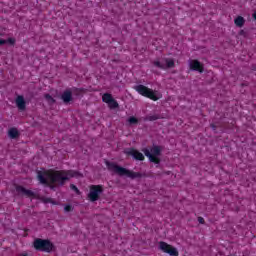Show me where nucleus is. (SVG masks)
I'll return each mask as SVG.
<instances>
[{
    "mask_svg": "<svg viewBox=\"0 0 256 256\" xmlns=\"http://www.w3.org/2000/svg\"><path fill=\"white\" fill-rule=\"evenodd\" d=\"M144 154L152 163H159V155H161V147L154 146L151 150L144 149Z\"/></svg>",
    "mask_w": 256,
    "mask_h": 256,
    "instance_id": "4",
    "label": "nucleus"
},
{
    "mask_svg": "<svg viewBox=\"0 0 256 256\" xmlns=\"http://www.w3.org/2000/svg\"><path fill=\"white\" fill-rule=\"evenodd\" d=\"M189 67L192 71H198V73H203V64L198 60H190Z\"/></svg>",
    "mask_w": 256,
    "mask_h": 256,
    "instance_id": "10",
    "label": "nucleus"
},
{
    "mask_svg": "<svg viewBox=\"0 0 256 256\" xmlns=\"http://www.w3.org/2000/svg\"><path fill=\"white\" fill-rule=\"evenodd\" d=\"M20 256H27V254H21Z\"/></svg>",
    "mask_w": 256,
    "mask_h": 256,
    "instance_id": "25",
    "label": "nucleus"
},
{
    "mask_svg": "<svg viewBox=\"0 0 256 256\" xmlns=\"http://www.w3.org/2000/svg\"><path fill=\"white\" fill-rule=\"evenodd\" d=\"M106 165L109 171H112V173H116L117 175L130 177V179H137V177H141V174L129 171L123 167H119L115 163L106 162Z\"/></svg>",
    "mask_w": 256,
    "mask_h": 256,
    "instance_id": "2",
    "label": "nucleus"
},
{
    "mask_svg": "<svg viewBox=\"0 0 256 256\" xmlns=\"http://www.w3.org/2000/svg\"><path fill=\"white\" fill-rule=\"evenodd\" d=\"M239 35H240L241 37H247V32H246L245 30H240V31H239Z\"/></svg>",
    "mask_w": 256,
    "mask_h": 256,
    "instance_id": "20",
    "label": "nucleus"
},
{
    "mask_svg": "<svg viewBox=\"0 0 256 256\" xmlns=\"http://www.w3.org/2000/svg\"><path fill=\"white\" fill-rule=\"evenodd\" d=\"M8 135L11 139H15V138L19 137V130H17L16 128H11L8 131Z\"/></svg>",
    "mask_w": 256,
    "mask_h": 256,
    "instance_id": "16",
    "label": "nucleus"
},
{
    "mask_svg": "<svg viewBox=\"0 0 256 256\" xmlns=\"http://www.w3.org/2000/svg\"><path fill=\"white\" fill-rule=\"evenodd\" d=\"M102 100L104 103L108 104V107L110 109H117V107H119V104L117 103V101L115 99H113V96H111V94L106 93L102 96Z\"/></svg>",
    "mask_w": 256,
    "mask_h": 256,
    "instance_id": "9",
    "label": "nucleus"
},
{
    "mask_svg": "<svg viewBox=\"0 0 256 256\" xmlns=\"http://www.w3.org/2000/svg\"><path fill=\"white\" fill-rule=\"evenodd\" d=\"M16 43L15 38L11 37L6 40L7 45H14Z\"/></svg>",
    "mask_w": 256,
    "mask_h": 256,
    "instance_id": "17",
    "label": "nucleus"
},
{
    "mask_svg": "<svg viewBox=\"0 0 256 256\" xmlns=\"http://www.w3.org/2000/svg\"><path fill=\"white\" fill-rule=\"evenodd\" d=\"M71 189H73L74 191H76V193L79 192V190L75 187V185H71Z\"/></svg>",
    "mask_w": 256,
    "mask_h": 256,
    "instance_id": "23",
    "label": "nucleus"
},
{
    "mask_svg": "<svg viewBox=\"0 0 256 256\" xmlns=\"http://www.w3.org/2000/svg\"><path fill=\"white\" fill-rule=\"evenodd\" d=\"M16 191L18 193H20L21 195H27L28 197H32L33 193L31 192V190H27L25 188H23L22 186H18L16 188Z\"/></svg>",
    "mask_w": 256,
    "mask_h": 256,
    "instance_id": "12",
    "label": "nucleus"
},
{
    "mask_svg": "<svg viewBox=\"0 0 256 256\" xmlns=\"http://www.w3.org/2000/svg\"><path fill=\"white\" fill-rule=\"evenodd\" d=\"M234 24L236 27H243L245 25V18L243 16H238L234 19Z\"/></svg>",
    "mask_w": 256,
    "mask_h": 256,
    "instance_id": "14",
    "label": "nucleus"
},
{
    "mask_svg": "<svg viewBox=\"0 0 256 256\" xmlns=\"http://www.w3.org/2000/svg\"><path fill=\"white\" fill-rule=\"evenodd\" d=\"M64 211H66V212L71 211V206L70 205L65 206Z\"/></svg>",
    "mask_w": 256,
    "mask_h": 256,
    "instance_id": "22",
    "label": "nucleus"
},
{
    "mask_svg": "<svg viewBox=\"0 0 256 256\" xmlns=\"http://www.w3.org/2000/svg\"><path fill=\"white\" fill-rule=\"evenodd\" d=\"M128 122H129L130 125H136V123L138 122V120H137V118H135V117H130V118L128 119Z\"/></svg>",
    "mask_w": 256,
    "mask_h": 256,
    "instance_id": "18",
    "label": "nucleus"
},
{
    "mask_svg": "<svg viewBox=\"0 0 256 256\" xmlns=\"http://www.w3.org/2000/svg\"><path fill=\"white\" fill-rule=\"evenodd\" d=\"M34 247L38 251H46V253H50V251H53V244L49 242V240L37 239L34 242Z\"/></svg>",
    "mask_w": 256,
    "mask_h": 256,
    "instance_id": "6",
    "label": "nucleus"
},
{
    "mask_svg": "<svg viewBox=\"0 0 256 256\" xmlns=\"http://www.w3.org/2000/svg\"><path fill=\"white\" fill-rule=\"evenodd\" d=\"M71 99H72L71 91L67 90L62 94V100L64 101V103H69Z\"/></svg>",
    "mask_w": 256,
    "mask_h": 256,
    "instance_id": "15",
    "label": "nucleus"
},
{
    "mask_svg": "<svg viewBox=\"0 0 256 256\" xmlns=\"http://www.w3.org/2000/svg\"><path fill=\"white\" fill-rule=\"evenodd\" d=\"M199 223H205V220L202 217L198 218Z\"/></svg>",
    "mask_w": 256,
    "mask_h": 256,
    "instance_id": "24",
    "label": "nucleus"
},
{
    "mask_svg": "<svg viewBox=\"0 0 256 256\" xmlns=\"http://www.w3.org/2000/svg\"><path fill=\"white\" fill-rule=\"evenodd\" d=\"M135 91L139 93V95H142L143 97H148V99H152V101H157L158 99H161V94L149 89L146 86L143 85H137L134 87Z\"/></svg>",
    "mask_w": 256,
    "mask_h": 256,
    "instance_id": "3",
    "label": "nucleus"
},
{
    "mask_svg": "<svg viewBox=\"0 0 256 256\" xmlns=\"http://www.w3.org/2000/svg\"><path fill=\"white\" fill-rule=\"evenodd\" d=\"M103 193V186L100 185H92L90 186V192L88 194V198L91 201H97L99 196Z\"/></svg>",
    "mask_w": 256,
    "mask_h": 256,
    "instance_id": "8",
    "label": "nucleus"
},
{
    "mask_svg": "<svg viewBox=\"0 0 256 256\" xmlns=\"http://www.w3.org/2000/svg\"><path fill=\"white\" fill-rule=\"evenodd\" d=\"M45 99L48 103H55V99H53V97H51L50 95H46Z\"/></svg>",
    "mask_w": 256,
    "mask_h": 256,
    "instance_id": "19",
    "label": "nucleus"
},
{
    "mask_svg": "<svg viewBox=\"0 0 256 256\" xmlns=\"http://www.w3.org/2000/svg\"><path fill=\"white\" fill-rule=\"evenodd\" d=\"M158 248L160 251H162V253H167L170 256H179V251L177 248L169 245L167 242H159Z\"/></svg>",
    "mask_w": 256,
    "mask_h": 256,
    "instance_id": "7",
    "label": "nucleus"
},
{
    "mask_svg": "<svg viewBox=\"0 0 256 256\" xmlns=\"http://www.w3.org/2000/svg\"><path fill=\"white\" fill-rule=\"evenodd\" d=\"M126 155L133 156L137 161H143V159H145V156L143 155V153H141L135 149L127 150Z\"/></svg>",
    "mask_w": 256,
    "mask_h": 256,
    "instance_id": "11",
    "label": "nucleus"
},
{
    "mask_svg": "<svg viewBox=\"0 0 256 256\" xmlns=\"http://www.w3.org/2000/svg\"><path fill=\"white\" fill-rule=\"evenodd\" d=\"M0 45H7V41L3 38H0Z\"/></svg>",
    "mask_w": 256,
    "mask_h": 256,
    "instance_id": "21",
    "label": "nucleus"
},
{
    "mask_svg": "<svg viewBox=\"0 0 256 256\" xmlns=\"http://www.w3.org/2000/svg\"><path fill=\"white\" fill-rule=\"evenodd\" d=\"M79 173L74 171H53L42 170L38 172V179L40 183L49 185L52 189L57 185H63L65 181L71 179V177H78Z\"/></svg>",
    "mask_w": 256,
    "mask_h": 256,
    "instance_id": "1",
    "label": "nucleus"
},
{
    "mask_svg": "<svg viewBox=\"0 0 256 256\" xmlns=\"http://www.w3.org/2000/svg\"><path fill=\"white\" fill-rule=\"evenodd\" d=\"M154 65L159 67V69H172V67H175V59L163 57L154 61Z\"/></svg>",
    "mask_w": 256,
    "mask_h": 256,
    "instance_id": "5",
    "label": "nucleus"
},
{
    "mask_svg": "<svg viewBox=\"0 0 256 256\" xmlns=\"http://www.w3.org/2000/svg\"><path fill=\"white\" fill-rule=\"evenodd\" d=\"M16 105L18 107V109H25V99L23 98V96H18L16 98Z\"/></svg>",
    "mask_w": 256,
    "mask_h": 256,
    "instance_id": "13",
    "label": "nucleus"
}]
</instances>
